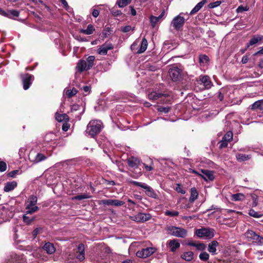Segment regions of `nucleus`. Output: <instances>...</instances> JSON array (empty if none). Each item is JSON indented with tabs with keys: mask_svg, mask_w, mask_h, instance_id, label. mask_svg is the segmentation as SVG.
Masks as SVG:
<instances>
[{
	"mask_svg": "<svg viewBox=\"0 0 263 263\" xmlns=\"http://www.w3.org/2000/svg\"><path fill=\"white\" fill-rule=\"evenodd\" d=\"M95 57L93 55L89 56L86 60H80L78 61L76 69L78 71L82 72L91 69L94 65Z\"/></svg>",
	"mask_w": 263,
	"mask_h": 263,
	"instance_id": "f257e3e1",
	"label": "nucleus"
},
{
	"mask_svg": "<svg viewBox=\"0 0 263 263\" xmlns=\"http://www.w3.org/2000/svg\"><path fill=\"white\" fill-rule=\"evenodd\" d=\"M189 18V14L187 12H181L177 16H175L171 22V26L174 29L178 31L183 26L185 21Z\"/></svg>",
	"mask_w": 263,
	"mask_h": 263,
	"instance_id": "f03ea898",
	"label": "nucleus"
},
{
	"mask_svg": "<svg viewBox=\"0 0 263 263\" xmlns=\"http://www.w3.org/2000/svg\"><path fill=\"white\" fill-rule=\"evenodd\" d=\"M102 127L103 124L101 121L92 120L87 125L86 133L93 137L101 132Z\"/></svg>",
	"mask_w": 263,
	"mask_h": 263,
	"instance_id": "7ed1b4c3",
	"label": "nucleus"
},
{
	"mask_svg": "<svg viewBox=\"0 0 263 263\" xmlns=\"http://www.w3.org/2000/svg\"><path fill=\"white\" fill-rule=\"evenodd\" d=\"M166 231L169 234L176 237L185 238L187 235V230L182 227L170 226Z\"/></svg>",
	"mask_w": 263,
	"mask_h": 263,
	"instance_id": "20e7f679",
	"label": "nucleus"
},
{
	"mask_svg": "<svg viewBox=\"0 0 263 263\" xmlns=\"http://www.w3.org/2000/svg\"><path fill=\"white\" fill-rule=\"evenodd\" d=\"M37 198L35 196H31L26 202V214H32L37 211L39 208L36 205Z\"/></svg>",
	"mask_w": 263,
	"mask_h": 263,
	"instance_id": "39448f33",
	"label": "nucleus"
},
{
	"mask_svg": "<svg viewBox=\"0 0 263 263\" xmlns=\"http://www.w3.org/2000/svg\"><path fill=\"white\" fill-rule=\"evenodd\" d=\"M215 231L212 228H206L197 229L196 231V235L201 238H212L215 235Z\"/></svg>",
	"mask_w": 263,
	"mask_h": 263,
	"instance_id": "423d86ee",
	"label": "nucleus"
},
{
	"mask_svg": "<svg viewBox=\"0 0 263 263\" xmlns=\"http://www.w3.org/2000/svg\"><path fill=\"white\" fill-rule=\"evenodd\" d=\"M130 183L134 185L141 187L145 190V194L149 197L157 198L158 196L154 190L149 186L144 183L138 182L136 181H132Z\"/></svg>",
	"mask_w": 263,
	"mask_h": 263,
	"instance_id": "0eeeda50",
	"label": "nucleus"
},
{
	"mask_svg": "<svg viewBox=\"0 0 263 263\" xmlns=\"http://www.w3.org/2000/svg\"><path fill=\"white\" fill-rule=\"evenodd\" d=\"M7 263H25L26 261V258L24 255L21 253H15L12 252L8 256Z\"/></svg>",
	"mask_w": 263,
	"mask_h": 263,
	"instance_id": "6e6552de",
	"label": "nucleus"
},
{
	"mask_svg": "<svg viewBox=\"0 0 263 263\" xmlns=\"http://www.w3.org/2000/svg\"><path fill=\"white\" fill-rule=\"evenodd\" d=\"M48 156L41 153H36L32 151L29 155V160L33 163H39L47 159Z\"/></svg>",
	"mask_w": 263,
	"mask_h": 263,
	"instance_id": "1a4fd4ad",
	"label": "nucleus"
},
{
	"mask_svg": "<svg viewBox=\"0 0 263 263\" xmlns=\"http://www.w3.org/2000/svg\"><path fill=\"white\" fill-rule=\"evenodd\" d=\"M13 213L5 206L0 205V224L9 220Z\"/></svg>",
	"mask_w": 263,
	"mask_h": 263,
	"instance_id": "9d476101",
	"label": "nucleus"
},
{
	"mask_svg": "<svg viewBox=\"0 0 263 263\" xmlns=\"http://www.w3.org/2000/svg\"><path fill=\"white\" fill-rule=\"evenodd\" d=\"M155 249L154 248H146L142 249L140 251H138L136 253V255L137 256L140 258H146L152 255L155 252Z\"/></svg>",
	"mask_w": 263,
	"mask_h": 263,
	"instance_id": "9b49d317",
	"label": "nucleus"
},
{
	"mask_svg": "<svg viewBox=\"0 0 263 263\" xmlns=\"http://www.w3.org/2000/svg\"><path fill=\"white\" fill-rule=\"evenodd\" d=\"M181 70L177 67H173L170 69L169 74L173 81H177L181 78Z\"/></svg>",
	"mask_w": 263,
	"mask_h": 263,
	"instance_id": "f8f14e48",
	"label": "nucleus"
},
{
	"mask_svg": "<svg viewBox=\"0 0 263 263\" xmlns=\"http://www.w3.org/2000/svg\"><path fill=\"white\" fill-rule=\"evenodd\" d=\"M23 84V88L25 90L28 89L30 85L32 83V81L33 80L34 77L29 73H26L22 77Z\"/></svg>",
	"mask_w": 263,
	"mask_h": 263,
	"instance_id": "ddd939ff",
	"label": "nucleus"
},
{
	"mask_svg": "<svg viewBox=\"0 0 263 263\" xmlns=\"http://www.w3.org/2000/svg\"><path fill=\"white\" fill-rule=\"evenodd\" d=\"M114 48V46L111 43H104L99 47L97 53L100 55H106L109 50Z\"/></svg>",
	"mask_w": 263,
	"mask_h": 263,
	"instance_id": "4468645a",
	"label": "nucleus"
},
{
	"mask_svg": "<svg viewBox=\"0 0 263 263\" xmlns=\"http://www.w3.org/2000/svg\"><path fill=\"white\" fill-rule=\"evenodd\" d=\"M151 218V215L149 214L140 213L135 216L134 220L138 222H143Z\"/></svg>",
	"mask_w": 263,
	"mask_h": 263,
	"instance_id": "2eb2a0df",
	"label": "nucleus"
},
{
	"mask_svg": "<svg viewBox=\"0 0 263 263\" xmlns=\"http://www.w3.org/2000/svg\"><path fill=\"white\" fill-rule=\"evenodd\" d=\"M102 203L104 205H111L115 206H120L124 205V202L116 199H105L102 200Z\"/></svg>",
	"mask_w": 263,
	"mask_h": 263,
	"instance_id": "dca6fc26",
	"label": "nucleus"
},
{
	"mask_svg": "<svg viewBox=\"0 0 263 263\" xmlns=\"http://www.w3.org/2000/svg\"><path fill=\"white\" fill-rule=\"evenodd\" d=\"M76 258L80 261L85 259V247L83 243H80L78 246Z\"/></svg>",
	"mask_w": 263,
	"mask_h": 263,
	"instance_id": "f3484780",
	"label": "nucleus"
},
{
	"mask_svg": "<svg viewBox=\"0 0 263 263\" xmlns=\"http://www.w3.org/2000/svg\"><path fill=\"white\" fill-rule=\"evenodd\" d=\"M199 81L201 82V84H203L205 89H209L213 86L210 78L208 76H200Z\"/></svg>",
	"mask_w": 263,
	"mask_h": 263,
	"instance_id": "a211bd4d",
	"label": "nucleus"
},
{
	"mask_svg": "<svg viewBox=\"0 0 263 263\" xmlns=\"http://www.w3.org/2000/svg\"><path fill=\"white\" fill-rule=\"evenodd\" d=\"M230 142V131H228L227 133L223 137L222 139L219 142V147L223 148L226 147L228 143Z\"/></svg>",
	"mask_w": 263,
	"mask_h": 263,
	"instance_id": "6ab92c4d",
	"label": "nucleus"
},
{
	"mask_svg": "<svg viewBox=\"0 0 263 263\" xmlns=\"http://www.w3.org/2000/svg\"><path fill=\"white\" fill-rule=\"evenodd\" d=\"M259 42H263V35H255L251 39L249 42L247 44V47L254 45Z\"/></svg>",
	"mask_w": 263,
	"mask_h": 263,
	"instance_id": "aec40b11",
	"label": "nucleus"
},
{
	"mask_svg": "<svg viewBox=\"0 0 263 263\" xmlns=\"http://www.w3.org/2000/svg\"><path fill=\"white\" fill-rule=\"evenodd\" d=\"M128 165L133 168H137L140 164V161L139 159L132 157L127 160Z\"/></svg>",
	"mask_w": 263,
	"mask_h": 263,
	"instance_id": "412c9836",
	"label": "nucleus"
},
{
	"mask_svg": "<svg viewBox=\"0 0 263 263\" xmlns=\"http://www.w3.org/2000/svg\"><path fill=\"white\" fill-rule=\"evenodd\" d=\"M218 246V242L216 240H213L211 242L208 247V251L211 253L212 255H215L216 254V248Z\"/></svg>",
	"mask_w": 263,
	"mask_h": 263,
	"instance_id": "4be33fe9",
	"label": "nucleus"
},
{
	"mask_svg": "<svg viewBox=\"0 0 263 263\" xmlns=\"http://www.w3.org/2000/svg\"><path fill=\"white\" fill-rule=\"evenodd\" d=\"M165 12L163 10L160 15L158 16H151L150 17V22L152 26L153 27H154L156 24L163 17L164 15Z\"/></svg>",
	"mask_w": 263,
	"mask_h": 263,
	"instance_id": "5701e85b",
	"label": "nucleus"
},
{
	"mask_svg": "<svg viewBox=\"0 0 263 263\" xmlns=\"http://www.w3.org/2000/svg\"><path fill=\"white\" fill-rule=\"evenodd\" d=\"M17 186V182L15 181L8 182L5 183L4 190L5 192H9L13 190Z\"/></svg>",
	"mask_w": 263,
	"mask_h": 263,
	"instance_id": "b1692460",
	"label": "nucleus"
},
{
	"mask_svg": "<svg viewBox=\"0 0 263 263\" xmlns=\"http://www.w3.org/2000/svg\"><path fill=\"white\" fill-rule=\"evenodd\" d=\"M206 0H202L199 3H198L194 8L191 10L190 13H189V16L193 15L199 11L203 6V5L206 3Z\"/></svg>",
	"mask_w": 263,
	"mask_h": 263,
	"instance_id": "393cba45",
	"label": "nucleus"
},
{
	"mask_svg": "<svg viewBox=\"0 0 263 263\" xmlns=\"http://www.w3.org/2000/svg\"><path fill=\"white\" fill-rule=\"evenodd\" d=\"M43 248L48 254H52L55 251V249L53 245L49 242L46 243Z\"/></svg>",
	"mask_w": 263,
	"mask_h": 263,
	"instance_id": "a878e982",
	"label": "nucleus"
},
{
	"mask_svg": "<svg viewBox=\"0 0 263 263\" xmlns=\"http://www.w3.org/2000/svg\"><path fill=\"white\" fill-rule=\"evenodd\" d=\"M257 235V234L255 232L252 230H248L245 233V236L246 238L247 241H251L252 242H253L255 239Z\"/></svg>",
	"mask_w": 263,
	"mask_h": 263,
	"instance_id": "bb28decb",
	"label": "nucleus"
},
{
	"mask_svg": "<svg viewBox=\"0 0 263 263\" xmlns=\"http://www.w3.org/2000/svg\"><path fill=\"white\" fill-rule=\"evenodd\" d=\"M168 246L172 252H175L180 246V243L176 239L170 240L168 242Z\"/></svg>",
	"mask_w": 263,
	"mask_h": 263,
	"instance_id": "cd10ccee",
	"label": "nucleus"
},
{
	"mask_svg": "<svg viewBox=\"0 0 263 263\" xmlns=\"http://www.w3.org/2000/svg\"><path fill=\"white\" fill-rule=\"evenodd\" d=\"M198 196V193L195 187H192L191 189V195L189 198V201L193 203Z\"/></svg>",
	"mask_w": 263,
	"mask_h": 263,
	"instance_id": "c85d7f7f",
	"label": "nucleus"
},
{
	"mask_svg": "<svg viewBox=\"0 0 263 263\" xmlns=\"http://www.w3.org/2000/svg\"><path fill=\"white\" fill-rule=\"evenodd\" d=\"M251 109L253 110L259 109L260 110H263V99L259 100L255 102L251 106Z\"/></svg>",
	"mask_w": 263,
	"mask_h": 263,
	"instance_id": "c756f323",
	"label": "nucleus"
},
{
	"mask_svg": "<svg viewBox=\"0 0 263 263\" xmlns=\"http://www.w3.org/2000/svg\"><path fill=\"white\" fill-rule=\"evenodd\" d=\"M200 171L205 176V177L202 176L204 178V179L206 180V177L208 179L210 180H214V176L213 175V172L212 171L208 170H201Z\"/></svg>",
	"mask_w": 263,
	"mask_h": 263,
	"instance_id": "7c9ffc66",
	"label": "nucleus"
},
{
	"mask_svg": "<svg viewBox=\"0 0 263 263\" xmlns=\"http://www.w3.org/2000/svg\"><path fill=\"white\" fill-rule=\"evenodd\" d=\"M236 158L238 161L243 162L250 160L251 158V155L243 154H237L236 155Z\"/></svg>",
	"mask_w": 263,
	"mask_h": 263,
	"instance_id": "2f4dec72",
	"label": "nucleus"
},
{
	"mask_svg": "<svg viewBox=\"0 0 263 263\" xmlns=\"http://www.w3.org/2000/svg\"><path fill=\"white\" fill-rule=\"evenodd\" d=\"M91 197L88 193H84L83 194L78 195L72 197V200H81L85 199H89Z\"/></svg>",
	"mask_w": 263,
	"mask_h": 263,
	"instance_id": "473e14b6",
	"label": "nucleus"
},
{
	"mask_svg": "<svg viewBox=\"0 0 263 263\" xmlns=\"http://www.w3.org/2000/svg\"><path fill=\"white\" fill-rule=\"evenodd\" d=\"M147 47V41L145 38H143L141 41V45L139 49L138 50V53H142L144 52Z\"/></svg>",
	"mask_w": 263,
	"mask_h": 263,
	"instance_id": "72a5a7b5",
	"label": "nucleus"
},
{
	"mask_svg": "<svg viewBox=\"0 0 263 263\" xmlns=\"http://www.w3.org/2000/svg\"><path fill=\"white\" fill-rule=\"evenodd\" d=\"M193 255L194 254L192 251H188L182 254L181 257L184 260L190 261L193 259Z\"/></svg>",
	"mask_w": 263,
	"mask_h": 263,
	"instance_id": "f704fd0d",
	"label": "nucleus"
},
{
	"mask_svg": "<svg viewBox=\"0 0 263 263\" xmlns=\"http://www.w3.org/2000/svg\"><path fill=\"white\" fill-rule=\"evenodd\" d=\"M245 198V196L242 193H237L231 195V200L235 201H242Z\"/></svg>",
	"mask_w": 263,
	"mask_h": 263,
	"instance_id": "c9c22d12",
	"label": "nucleus"
},
{
	"mask_svg": "<svg viewBox=\"0 0 263 263\" xmlns=\"http://www.w3.org/2000/svg\"><path fill=\"white\" fill-rule=\"evenodd\" d=\"M163 96V93H158L155 91L152 92L148 94V98L149 100H156Z\"/></svg>",
	"mask_w": 263,
	"mask_h": 263,
	"instance_id": "e433bc0d",
	"label": "nucleus"
},
{
	"mask_svg": "<svg viewBox=\"0 0 263 263\" xmlns=\"http://www.w3.org/2000/svg\"><path fill=\"white\" fill-rule=\"evenodd\" d=\"M55 119L58 122H63L64 121H67L68 120V117L65 114H59L58 112H57L55 114Z\"/></svg>",
	"mask_w": 263,
	"mask_h": 263,
	"instance_id": "4c0bfd02",
	"label": "nucleus"
},
{
	"mask_svg": "<svg viewBox=\"0 0 263 263\" xmlns=\"http://www.w3.org/2000/svg\"><path fill=\"white\" fill-rule=\"evenodd\" d=\"M93 31H95L93 26L92 25L89 24L87 26L86 29H81L80 30V32L85 34L90 35L93 33Z\"/></svg>",
	"mask_w": 263,
	"mask_h": 263,
	"instance_id": "58836bf2",
	"label": "nucleus"
},
{
	"mask_svg": "<svg viewBox=\"0 0 263 263\" xmlns=\"http://www.w3.org/2000/svg\"><path fill=\"white\" fill-rule=\"evenodd\" d=\"M199 60L200 64L201 65L202 64L203 65H206L209 61V57L205 54L200 55L199 56Z\"/></svg>",
	"mask_w": 263,
	"mask_h": 263,
	"instance_id": "ea45409f",
	"label": "nucleus"
},
{
	"mask_svg": "<svg viewBox=\"0 0 263 263\" xmlns=\"http://www.w3.org/2000/svg\"><path fill=\"white\" fill-rule=\"evenodd\" d=\"M7 17L9 18H13L14 17H18L19 16V11L16 10H10L8 11Z\"/></svg>",
	"mask_w": 263,
	"mask_h": 263,
	"instance_id": "a19ab883",
	"label": "nucleus"
},
{
	"mask_svg": "<svg viewBox=\"0 0 263 263\" xmlns=\"http://www.w3.org/2000/svg\"><path fill=\"white\" fill-rule=\"evenodd\" d=\"M132 0H118L117 4L120 8H123L130 3Z\"/></svg>",
	"mask_w": 263,
	"mask_h": 263,
	"instance_id": "79ce46f5",
	"label": "nucleus"
},
{
	"mask_svg": "<svg viewBox=\"0 0 263 263\" xmlns=\"http://www.w3.org/2000/svg\"><path fill=\"white\" fill-rule=\"evenodd\" d=\"M249 214L251 216H252L255 218H260L262 216V215L260 214L259 213L256 212L253 209H250L249 211Z\"/></svg>",
	"mask_w": 263,
	"mask_h": 263,
	"instance_id": "37998d69",
	"label": "nucleus"
},
{
	"mask_svg": "<svg viewBox=\"0 0 263 263\" xmlns=\"http://www.w3.org/2000/svg\"><path fill=\"white\" fill-rule=\"evenodd\" d=\"M199 257L200 260L206 261L209 258V254L206 252H203L199 254Z\"/></svg>",
	"mask_w": 263,
	"mask_h": 263,
	"instance_id": "c03bdc74",
	"label": "nucleus"
},
{
	"mask_svg": "<svg viewBox=\"0 0 263 263\" xmlns=\"http://www.w3.org/2000/svg\"><path fill=\"white\" fill-rule=\"evenodd\" d=\"M164 214L166 216H168L171 217H175L179 215V212L176 211H168L167 210L164 212Z\"/></svg>",
	"mask_w": 263,
	"mask_h": 263,
	"instance_id": "a18cd8bd",
	"label": "nucleus"
},
{
	"mask_svg": "<svg viewBox=\"0 0 263 263\" xmlns=\"http://www.w3.org/2000/svg\"><path fill=\"white\" fill-rule=\"evenodd\" d=\"M78 92L76 88H72V89H68L66 90V93L68 97H71L77 94Z\"/></svg>",
	"mask_w": 263,
	"mask_h": 263,
	"instance_id": "49530a36",
	"label": "nucleus"
},
{
	"mask_svg": "<svg viewBox=\"0 0 263 263\" xmlns=\"http://www.w3.org/2000/svg\"><path fill=\"white\" fill-rule=\"evenodd\" d=\"M253 243H255L258 245H263V237L257 235L255 239L253 241Z\"/></svg>",
	"mask_w": 263,
	"mask_h": 263,
	"instance_id": "de8ad7c7",
	"label": "nucleus"
},
{
	"mask_svg": "<svg viewBox=\"0 0 263 263\" xmlns=\"http://www.w3.org/2000/svg\"><path fill=\"white\" fill-rule=\"evenodd\" d=\"M221 4V2L220 1H217L213 3H211L208 5V7L209 9H213L216 7H217Z\"/></svg>",
	"mask_w": 263,
	"mask_h": 263,
	"instance_id": "09e8293b",
	"label": "nucleus"
},
{
	"mask_svg": "<svg viewBox=\"0 0 263 263\" xmlns=\"http://www.w3.org/2000/svg\"><path fill=\"white\" fill-rule=\"evenodd\" d=\"M249 10V7L247 6L243 7V6L241 5L239 6L236 9V12L237 13H241L243 11H246Z\"/></svg>",
	"mask_w": 263,
	"mask_h": 263,
	"instance_id": "8fccbe9b",
	"label": "nucleus"
},
{
	"mask_svg": "<svg viewBox=\"0 0 263 263\" xmlns=\"http://www.w3.org/2000/svg\"><path fill=\"white\" fill-rule=\"evenodd\" d=\"M158 110L160 112L167 113L170 110V107L160 106L158 108Z\"/></svg>",
	"mask_w": 263,
	"mask_h": 263,
	"instance_id": "3c124183",
	"label": "nucleus"
},
{
	"mask_svg": "<svg viewBox=\"0 0 263 263\" xmlns=\"http://www.w3.org/2000/svg\"><path fill=\"white\" fill-rule=\"evenodd\" d=\"M18 174H20V171L18 170H15L8 173L7 175L9 177L14 178L16 175Z\"/></svg>",
	"mask_w": 263,
	"mask_h": 263,
	"instance_id": "603ef678",
	"label": "nucleus"
},
{
	"mask_svg": "<svg viewBox=\"0 0 263 263\" xmlns=\"http://www.w3.org/2000/svg\"><path fill=\"white\" fill-rule=\"evenodd\" d=\"M175 190L178 193H181L182 194H184L185 193V190L182 189L181 185L180 184H177Z\"/></svg>",
	"mask_w": 263,
	"mask_h": 263,
	"instance_id": "864d4df0",
	"label": "nucleus"
},
{
	"mask_svg": "<svg viewBox=\"0 0 263 263\" xmlns=\"http://www.w3.org/2000/svg\"><path fill=\"white\" fill-rule=\"evenodd\" d=\"M23 221L27 224H29L33 220V217H29L26 215L23 216Z\"/></svg>",
	"mask_w": 263,
	"mask_h": 263,
	"instance_id": "5fc2aeb1",
	"label": "nucleus"
},
{
	"mask_svg": "<svg viewBox=\"0 0 263 263\" xmlns=\"http://www.w3.org/2000/svg\"><path fill=\"white\" fill-rule=\"evenodd\" d=\"M7 169V164L4 161H0V171L3 172Z\"/></svg>",
	"mask_w": 263,
	"mask_h": 263,
	"instance_id": "6e6d98bb",
	"label": "nucleus"
},
{
	"mask_svg": "<svg viewBox=\"0 0 263 263\" xmlns=\"http://www.w3.org/2000/svg\"><path fill=\"white\" fill-rule=\"evenodd\" d=\"M196 248L198 250L203 251L205 249V246L203 243H198L196 246Z\"/></svg>",
	"mask_w": 263,
	"mask_h": 263,
	"instance_id": "4d7b16f0",
	"label": "nucleus"
},
{
	"mask_svg": "<svg viewBox=\"0 0 263 263\" xmlns=\"http://www.w3.org/2000/svg\"><path fill=\"white\" fill-rule=\"evenodd\" d=\"M132 30V27L129 25L124 26L122 28L121 31L123 32H128Z\"/></svg>",
	"mask_w": 263,
	"mask_h": 263,
	"instance_id": "13d9d810",
	"label": "nucleus"
},
{
	"mask_svg": "<svg viewBox=\"0 0 263 263\" xmlns=\"http://www.w3.org/2000/svg\"><path fill=\"white\" fill-rule=\"evenodd\" d=\"M111 13L114 16H119L122 14V12L120 10H111Z\"/></svg>",
	"mask_w": 263,
	"mask_h": 263,
	"instance_id": "bf43d9fd",
	"label": "nucleus"
},
{
	"mask_svg": "<svg viewBox=\"0 0 263 263\" xmlns=\"http://www.w3.org/2000/svg\"><path fill=\"white\" fill-rule=\"evenodd\" d=\"M41 230V228H37L33 230L32 232V235L35 238L37 235L39 234V232Z\"/></svg>",
	"mask_w": 263,
	"mask_h": 263,
	"instance_id": "052dcab7",
	"label": "nucleus"
},
{
	"mask_svg": "<svg viewBox=\"0 0 263 263\" xmlns=\"http://www.w3.org/2000/svg\"><path fill=\"white\" fill-rule=\"evenodd\" d=\"M105 183L106 185H108L109 186L116 185V182L112 180L109 181L105 180Z\"/></svg>",
	"mask_w": 263,
	"mask_h": 263,
	"instance_id": "680f3d73",
	"label": "nucleus"
},
{
	"mask_svg": "<svg viewBox=\"0 0 263 263\" xmlns=\"http://www.w3.org/2000/svg\"><path fill=\"white\" fill-rule=\"evenodd\" d=\"M53 137H54V135L52 133H50V134H47L46 136H45V140L47 142H48L49 141V139L51 138H52Z\"/></svg>",
	"mask_w": 263,
	"mask_h": 263,
	"instance_id": "e2e57ef3",
	"label": "nucleus"
},
{
	"mask_svg": "<svg viewBox=\"0 0 263 263\" xmlns=\"http://www.w3.org/2000/svg\"><path fill=\"white\" fill-rule=\"evenodd\" d=\"M83 90L84 92L89 93L90 92L91 88L89 86H84L83 87Z\"/></svg>",
	"mask_w": 263,
	"mask_h": 263,
	"instance_id": "0e129e2a",
	"label": "nucleus"
},
{
	"mask_svg": "<svg viewBox=\"0 0 263 263\" xmlns=\"http://www.w3.org/2000/svg\"><path fill=\"white\" fill-rule=\"evenodd\" d=\"M80 108V106L78 105H73L71 107V111L72 112L73 111H77L78 110H79Z\"/></svg>",
	"mask_w": 263,
	"mask_h": 263,
	"instance_id": "69168bd1",
	"label": "nucleus"
},
{
	"mask_svg": "<svg viewBox=\"0 0 263 263\" xmlns=\"http://www.w3.org/2000/svg\"><path fill=\"white\" fill-rule=\"evenodd\" d=\"M69 128V125L67 123H64L62 125V129L66 132L68 130Z\"/></svg>",
	"mask_w": 263,
	"mask_h": 263,
	"instance_id": "338daca9",
	"label": "nucleus"
},
{
	"mask_svg": "<svg viewBox=\"0 0 263 263\" xmlns=\"http://www.w3.org/2000/svg\"><path fill=\"white\" fill-rule=\"evenodd\" d=\"M92 15L93 17H97L99 15V11L97 9H94L92 12Z\"/></svg>",
	"mask_w": 263,
	"mask_h": 263,
	"instance_id": "774afa93",
	"label": "nucleus"
}]
</instances>
